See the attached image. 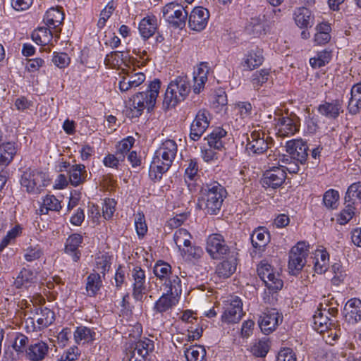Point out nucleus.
Listing matches in <instances>:
<instances>
[{
    "mask_svg": "<svg viewBox=\"0 0 361 361\" xmlns=\"http://www.w3.org/2000/svg\"><path fill=\"white\" fill-rule=\"evenodd\" d=\"M178 146L175 141L166 140L156 150L149 167V176L161 179L162 175L171 166L176 156Z\"/></svg>",
    "mask_w": 361,
    "mask_h": 361,
    "instance_id": "f257e3e1",
    "label": "nucleus"
},
{
    "mask_svg": "<svg viewBox=\"0 0 361 361\" xmlns=\"http://www.w3.org/2000/svg\"><path fill=\"white\" fill-rule=\"evenodd\" d=\"M226 189L217 182L207 185L202 190L198 199L197 205L207 214L216 215L219 213L224 198L226 197Z\"/></svg>",
    "mask_w": 361,
    "mask_h": 361,
    "instance_id": "f03ea898",
    "label": "nucleus"
},
{
    "mask_svg": "<svg viewBox=\"0 0 361 361\" xmlns=\"http://www.w3.org/2000/svg\"><path fill=\"white\" fill-rule=\"evenodd\" d=\"M163 285L166 288L159 300L155 302L154 311L163 314L171 310L178 302V298L182 293L181 280L178 276H173L166 280Z\"/></svg>",
    "mask_w": 361,
    "mask_h": 361,
    "instance_id": "7ed1b4c3",
    "label": "nucleus"
},
{
    "mask_svg": "<svg viewBox=\"0 0 361 361\" xmlns=\"http://www.w3.org/2000/svg\"><path fill=\"white\" fill-rule=\"evenodd\" d=\"M160 87V80L154 79L149 83L146 91L138 92L133 97L132 117H139L145 109L149 111L154 108Z\"/></svg>",
    "mask_w": 361,
    "mask_h": 361,
    "instance_id": "20e7f679",
    "label": "nucleus"
},
{
    "mask_svg": "<svg viewBox=\"0 0 361 361\" xmlns=\"http://www.w3.org/2000/svg\"><path fill=\"white\" fill-rule=\"evenodd\" d=\"M190 92V85L187 76L180 75L171 80L166 91L164 104L167 107L175 106L183 101Z\"/></svg>",
    "mask_w": 361,
    "mask_h": 361,
    "instance_id": "39448f33",
    "label": "nucleus"
},
{
    "mask_svg": "<svg viewBox=\"0 0 361 361\" xmlns=\"http://www.w3.org/2000/svg\"><path fill=\"white\" fill-rule=\"evenodd\" d=\"M20 184L28 193L39 194L47 184L46 174L37 169H27L21 176Z\"/></svg>",
    "mask_w": 361,
    "mask_h": 361,
    "instance_id": "423d86ee",
    "label": "nucleus"
},
{
    "mask_svg": "<svg viewBox=\"0 0 361 361\" xmlns=\"http://www.w3.org/2000/svg\"><path fill=\"white\" fill-rule=\"evenodd\" d=\"M273 140L261 131H253L247 137L245 149L249 155H260L271 147Z\"/></svg>",
    "mask_w": 361,
    "mask_h": 361,
    "instance_id": "0eeeda50",
    "label": "nucleus"
},
{
    "mask_svg": "<svg viewBox=\"0 0 361 361\" xmlns=\"http://www.w3.org/2000/svg\"><path fill=\"white\" fill-rule=\"evenodd\" d=\"M309 245L299 242L293 247L289 254L288 269L291 274L298 275L303 268L308 255Z\"/></svg>",
    "mask_w": 361,
    "mask_h": 361,
    "instance_id": "6e6552de",
    "label": "nucleus"
},
{
    "mask_svg": "<svg viewBox=\"0 0 361 361\" xmlns=\"http://www.w3.org/2000/svg\"><path fill=\"white\" fill-rule=\"evenodd\" d=\"M227 133L221 128L214 129L205 139L207 140L209 148L202 149V157L209 162L217 159V154L214 149L221 150L224 148L221 139L226 135Z\"/></svg>",
    "mask_w": 361,
    "mask_h": 361,
    "instance_id": "1a4fd4ad",
    "label": "nucleus"
},
{
    "mask_svg": "<svg viewBox=\"0 0 361 361\" xmlns=\"http://www.w3.org/2000/svg\"><path fill=\"white\" fill-rule=\"evenodd\" d=\"M163 17L173 27L182 29L185 25L188 12L183 6L171 2L163 8Z\"/></svg>",
    "mask_w": 361,
    "mask_h": 361,
    "instance_id": "9d476101",
    "label": "nucleus"
},
{
    "mask_svg": "<svg viewBox=\"0 0 361 361\" xmlns=\"http://www.w3.org/2000/svg\"><path fill=\"white\" fill-rule=\"evenodd\" d=\"M233 249L228 246L221 234H211L207 239V252L214 259H221L231 254Z\"/></svg>",
    "mask_w": 361,
    "mask_h": 361,
    "instance_id": "9b49d317",
    "label": "nucleus"
},
{
    "mask_svg": "<svg viewBox=\"0 0 361 361\" xmlns=\"http://www.w3.org/2000/svg\"><path fill=\"white\" fill-rule=\"evenodd\" d=\"M257 274L266 287L272 292H276L283 287V281L279 274L274 271L273 267L269 264H261L257 268Z\"/></svg>",
    "mask_w": 361,
    "mask_h": 361,
    "instance_id": "f8f14e48",
    "label": "nucleus"
},
{
    "mask_svg": "<svg viewBox=\"0 0 361 361\" xmlns=\"http://www.w3.org/2000/svg\"><path fill=\"white\" fill-rule=\"evenodd\" d=\"M243 315V302L240 298L234 296L227 301L221 316V321L227 324L237 323L241 319Z\"/></svg>",
    "mask_w": 361,
    "mask_h": 361,
    "instance_id": "ddd939ff",
    "label": "nucleus"
},
{
    "mask_svg": "<svg viewBox=\"0 0 361 361\" xmlns=\"http://www.w3.org/2000/svg\"><path fill=\"white\" fill-rule=\"evenodd\" d=\"M286 178V170L282 167H273L267 170L261 179L264 188L276 189L281 187Z\"/></svg>",
    "mask_w": 361,
    "mask_h": 361,
    "instance_id": "4468645a",
    "label": "nucleus"
},
{
    "mask_svg": "<svg viewBox=\"0 0 361 361\" xmlns=\"http://www.w3.org/2000/svg\"><path fill=\"white\" fill-rule=\"evenodd\" d=\"M209 112L206 109L200 110L190 126V137L198 140L209 125Z\"/></svg>",
    "mask_w": 361,
    "mask_h": 361,
    "instance_id": "2eb2a0df",
    "label": "nucleus"
},
{
    "mask_svg": "<svg viewBox=\"0 0 361 361\" xmlns=\"http://www.w3.org/2000/svg\"><path fill=\"white\" fill-rule=\"evenodd\" d=\"M154 349L153 341L147 338L140 339L135 343L128 361H149V354L153 352Z\"/></svg>",
    "mask_w": 361,
    "mask_h": 361,
    "instance_id": "dca6fc26",
    "label": "nucleus"
},
{
    "mask_svg": "<svg viewBox=\"0 0 361 361\" xmlns=\"http://www.w3.org/2000/svg\"><path fill=\"white\" fill-rule=\"evenodd\" d=\"M286 152L290 155V158L300 164L305 163L308 156V146L307 142L302 139L291 140L286 142Z\"/></svg>",
    "mask_w": 361,
    "mask_h": 361,
    "instance_id": "f3484780",
    "label": "nucleus"
},
{
    "mask_svg": "<svg viewBox=\"0 0 361 361\" xmlns=\"http://www.w3.org/2000/svg\"><path fill=\"white\" fill-rule=\"evenodd\" d=\"M282 321V317L276 309L267 310L260 316L258 321L259 326L264 334H269Z\"/></svg>",
    "mask_w": 361,
    "mask_h": 361,
    "instance_id": "a211bd4d",
    "label": "nucleus"
},
{
    "mask_svg": "<svg viewBox=\"0 0 361 361\" xmlns=\"http://www.w3.org/2000/svg\"><path fill=\"white\" fill-rule=\"evenodd\" d=\"M299 118L293 114L290 116H282L279 118L277 123L278 133L280 137L294 135L299 130Z\"/></svg>",
    "mask_w": 361,
    "mask_h": 361,
    "instance_id": "6ab92c4d",
    "label": "nucleus"
},
{
    "mask_svg": "<svg viewBox=\"0 0 361 361\" xmlns=\"http://www.w3.org/2000/svg\"><path fill=\"white\" fill-rule=\"evenodd\" d=\"M209 18V12L207 9L201 6L195 7L189 16V27L193 30L201 31L207 25Z\"/></svg>",
    "mask_w": 361,
    "mask_h": 361,
    "instance_id": "aec40b11",
    "label": "nucleus"
},
{
    "mask_svg": "<svg viewBox=\"0 0 361 361\" xmlns=\"http://www.w3.org/2000/svg\"><path fill=\"white\" fill-rule=\"evenodd\" d=\"M238 253L233 249L231 254L226 256V259L219 263L216 268V274L220 277L227 279L236 270Z\"/></svg>",
    "mask_w": 361,
    "mask_h": 361,
    "instance_id": "412c9836",
    "label": "nucleus"
},
{
    "mask_svg": "<svg viewBox=\"0 0 361 361\" xmlns=\"http://www.w3.org/2000/svg\"><path fill=\"white\" fill-rule=\"evenodd\" d=\"M36 314L39 315L37 319V326L35 324L33 318L30 317L26 320L27 324H31L32 331H40L47 328L55 320L54 312L47 307L37 309Z\"/></svg>",
    "mask_w": 361,
    "mask_h": 361,
    "instance_id": "4be33fe9",
    "label": "nucleus"
},
{
    "mask_svg": "<svg viewBox=\"0 0 361 361\" xmlns=\"http://www.w3.org/2000/svg\"><path fill=\"white\" fill-rule=\"evenodd\" d=\"M320 114L329 119H336L343 112V102L336 99L329 102H324L318 106Z\"/></svg>",
    "mask_w": 361,
    "mask_h": 361,
    "instance_id": "5701e85b",
    "label": "nucleus"
},
{
    "mask_svg": "<svg viewBox=\"0 0 361 361\" xmlns=\"http://www.w3.org/2000/svg\"><path fill=\"white\" fill-rule=\"evenodd\" d=\"M132 276L134 280L133 297L137 301H142L146 290L145 271L136 267L132 271Z\"/></svg>",
    "mask_w": 361,
    "mask_h": 361,
    "instance_id": "b1692460",
    "label": "nucleus"
},
{
    "mask_svg": "<svg viewBox=\"0 0 361 361\" xmlns=\"http://www.w3.org/2000/svg\"><path fill=\"white\" fill-rule=\"evenodd\" d=\"M343 314L345 320L350 324L361 320V300L357 298L349 300L344 306Z\"/></svg>",
    "mask_w": 361,
    "mask_h": 361,
    "instance_id": "393cba45",
    "label": "nucleus"
},
{
    "mask_svg": "<svg viewBox=\"0 0 361 361\" xmlns=\"http://www.w3.org/2000/svg\"><path fill=\"white\" fill-rule=\"evenodd\" d=\"M64 19L63 13L56 8H49L44 16V23L49 27L54 30L55 37H59L61 28H58L63 23Z\"/></svg>",
    "mask_w": 361,
    "mask_h": 361,
    "instance_id": "a878e982",
    "label": "nucleus"
},
{
    "mask_svg": "<svg viewBox=\"0 0 361 361\" xmlns=\"http://www.w3.org/2000/svg\"><path fill=\"white\" fill-rule=\"evenodd\" d=\"M145 80V75L143 73H134L133 71L126 73L119 82V90L121 92H126L131 88L138 87Z\"/></svg>",
    "mask_w": 361,
    "mask_h": 361,
    "instance_id": "bb28decb",
    "label": "nucleus"
},
{
    "mask_svg": "<svg viewBox=\"0 0 361 361\" xmlns=\"http://www.w3.org/2000/svg\"><path fill=\"white\" fill-rule=\"evenodd\" d=\"M82 243V237L81 235L74 233L70 235L66 240L65 252L66 253L71 255L74 262H77L80 258V252L78 250V247Z\"/></svg>",
    "mask_w": 361,
    "mask_h": 361,
    "instance_id": "cd10ccee",
    "label": "nucleus"
},
{
    "mask_svg": "<svg viewBox=\"0 0 361 361\" xmlns=\"http://www.w3.org/2000/svg\"><path fill=\"white\" fill-rule=\"evenodd\" d=\"M157 19L155 16H147L139 23V31L144 39H149L157 29Z\"/></svg>",
    "mask_w": 361,
    "mask_h": 361,
    "instance_id": "c85d7f7f",
    "label": "nucleus"
},
{
    "mask_svg": "<svg viewBox=\"0 0 361 361\" xmlns=\"http://www.w3.org/2000/svg\"><path fill=\"white\" fill-rule=\"evenodd\" d=\"M69 182L73 186H78L87 180V172L83 164L72 165L68 170Z\"/></svg>",
    "mask_w": 361,
    "mask_h": 361,
    "instance_id": "c756f323",
    "label": "nucleus"
},
{
    "mask_svg": "<svg viewBox=\"0 0 361 361\" xmlns=\"http://www.w3.org/2000/svg\"><path fill=\"white\" fill-rule=\"evenodd\" d=\"M350 95L348 110L350 114L355 115L361 109V82L352 87Z\"/></svg>",
    "mask_w": 361,
    "mask_h": 361,
    "instance_id": "7c9ffc66",
    "label": "nucleus"
},
{
    "mask_svg": "<svg viewBox=\"0 0 361 361\" xmlns=\"http://www.w3.org/2000/svg\"><path fill=\"white\" fill-rule=\"evenodd\" d=\"M49 347L44 342H37L29 346L26 353L27 358L31 361H41L47 354Z\"/></svg>",
    "mask_w": 361,
    "mask_h": 361,
    "instance_id": "2f4dec72",
    "label": "nucleus"
},
{
    "mask_svg": "<svg viewBox=\"0 0 361 361\" xmlns=\"http://www.w3.org/2000/svg\"><path fill=\"white\" fill-rule=\"evenodd\" d=\"M269 241V233L262 227L255 229L251 235L252 245L258 250H262Z\"/></svg>",
    "mask_w": 361,
    "mask_h": 361,
    "instance_id": "473e14b6",
    "label": "nucleus"
},
{
    "mask_svg": "<svg viewBox=\"0 0 361 361\" xmlns=\"http://www.w3.org/2000/svg\"><path fill=\"white\" fill-rule=\"evenodd\" d=\"M295 21L300 28L312 27L313 25L314 17L311 11L305 8H299L295 12Z\"/></svg>",
    "mask_w": 361,
    "mask_h": 361,
    "instance_id": "72a5a7b5",
    "label": "nucleus"
},
{
    "mask_svg": "<svg viewBox=\"0 0 361 361\" xmlns=\"http://www.w3.org/2000/svg\"><path fill=\"white\" fill-rule=\"evenodd\" d=\"M314 328L320 334L327 331L333 324L331 319L322 310H319L314 315Z\"/></svg>",
    "mask_w": 361,
    "mask_h": 361,
    "instance_id": "f704fd0d",
    "label": "nucleus"
},
{
    "mask_svg": "<svg viewBox=\"0 0 361 361\" xmlns=\"http://www.w3.org/2000/svg\"><path fill=\"white\" fill-rule=\"evenodd\" d=\"M36 280V274L30 269L23 268L16 278L14 284L17 288L28 287Z\"/></svg>",
    "mask_w": 361,
    "mask_h": 361,
    "instance_id": "c9c22d12",
    "label": "nucleus"
},
{
    "mask_svg": "<svg viewBox=\"0 0 361 361\" xmlns=\"http://www.w3.org/2000/svg\"><path fill=\"white\" fill-rule=\"evenodd\" d=\"M61 209L60 201L54 195H47L39 207L40 214H47L49 211L59 212Z\"/></svg>",
    "mask_w": 361,
    "mask_h": 361,
    "instance_id": "e433bc0d",
    "label": "nucleus"
},
{
    "mask_svg": "<svg viewBox=\"0 0 361 361\" xmlns=\"http://www.w3.org/2000/svg\"><path fill=\"white\" fill-rule=\"evenodd\" d=\"M153 272L159 279L164 281V283L170 278L178 276L177 275L172 274L171 267L169 264L161 260L156 262Z\"/></svg>",
    "mask_w": 361,
    "mask_h": 361,
    "instance_id": "4c0bfd02",
    "label": "nucleus"
},
{
    "mask_svg": "<svg viewBox=\"0 0 361 361\" xmlns=\"http://www.w3.org/2000/svg\"><path fill=\"white\" fill-rule=\"evenodd\" d=\"M16 154L15 143L6 142L0 145V163L8 165Z\"/></svg>",
    "mask_w": 361,
    "mask_h": 361,
    "instance_id": "58836bf2",
    "label": "nucleus"
},
{
    "mask_svg": "<svg viewBox=\"0 0 361 361\" xmlns=\"http://www.w3.org/2000/svg\"><path fill=\"white\" fill-rule=\"evenodd\" d=\"M329 261V255L326 250H317L315 254L314 270L317 274L324 273Z\"/></svg>",
    "mask_w": 361,
    "mask_h": 361,
    "instance_id": "ea45409f",
    "label": "nucleus"
},
{
    "mask_svg": "<svg viewBox=\"0 0 361 361\" xmlns=\"http://www.w3.org/2000/svg\"><path fill=\"white\" fill-rule=\"evenodd\" d=\"M102 286V280L98 273H92L87 278L86 290L90 297L94 296Z\"/></svg>",
    "mask_w": 361,
    "mask_h": 361,
    "instance_id": "a19ab883",
    "label": "nucleus"
},
{
    "mask_svg": "<svg viewBox=\"0 0 361 361\" xmlns=\"http://www.w3.org/2000/svg\"><path fill=\"white\" fill-rule=\"evenodd\" d=\"M263 61L262 51L257 49L256 50H252L248 54L243 66L247 67L249 70H252L259 66Z\"/></svg>",
    "mask_w": 361,
    "mask_h": 361,
    "instance_id": "79ce46f5",
    "label": "nucleus"
},
{
    "mask_svg": "<svg viewBox=\"0 0 361 361\" xmlns=\"http://www.w3.org/2000/svg\"><path fill=\"white\" fill-rule=\"evenodd\" d=\"M191 238L192 235L190 233L184 228L176 230L173 235V240L179 250H181L182 245L189 247L191 245Z\"/></svg>",
    "mask_w": 361,
    "mask_h": 361,
    "instance_id": "37998d69",
    "label": "nucleus"
},
{
    "mask_svg": "<svg viewBox=\"0 0 361 361\" xmlns=\"http://www.w3.org/2000/svg\"><path fill=\"white\" fill-rule=\"evenodd\" d=\"M245 31L250 35L258 37L265 33L264 25L259 18H252L246 25Z\"/></svg>",
    "mask_w": 361,
    "mask_h": 361,
    "instance_id": "c03bdc74",
    "label": "nucleus"
},
{
    "mask_svg": "<svg viewBox=\"0 0 361 361\" xmlns=\"http://www.w3.org/2000/svg\"><path fill=\"white\" fill-rule=\"evenodd\" d=\"M95 333L86 326H78L74 332V339L77 343L81 341L83 343H89L94 340Z\"/></svg>",
    "mask_w": 361,
    "mask_h": 361,
    "instance_id": "a18cd8bd",
    "label": "nucleus"
},
{
    "mask_svg": "<svg viewBox=\"0 0 361 361\" xmlns=\"http://www.w3.org/2000/svg\"><path fill=\"white\" fill-rule=\"evenodd\" d=\"M206 351L200 345H195L187 349L185 355L188 361H205Z\"/></svg>",
    "mask_w": 361,
    "mask_h": 361,
    "instance_id": "49530a36",
    "label": "nucleus"
},
{
    "mask_svg": "<svg viewBox=\"0 0 361 361\" xmlns=\"http://www.w3.org/2000/svg\"><path fill=\"white\" fill-rule=\"evenodd\" d=\"M355 198L361 202V182L352 183L348 188L345 195V201H355Z\"/></svg>",
    "mask_w": 361,
    "mask_h": 361,
    "instance_id": "de8ad7c7",
    "label": "nucleus"
},
{
    "mask_svg": "<svg viewBox=\"0 0 361 361\" xmlns=\"http://www.w3.org/2000/svg\"><path fill=\"white\" fill-rule=\"evenodd\" d=\"M338 198V192L334 189H330L324 194L323 202L326 207L329 209H335L337 207Z\"/></svg>",
    "mask_w": 361,
    "mask_h": 361,
    "instance_id": "09e8293b",
    "label": "nucleus"
},
{
    "mask_svg": "<svg viewBox=\"0 0 361 361\" xmlns=\"http://www.w3.org/2000/svg\"><path fill=\"white\" fill-rule=\"evenodd\" d=\"M355 201H345V207L340 214V224H345L348 222L355 214Z\"/></svg>",
    "mask_w": 361,
    "mask_h": 361,
    "instance_id": "8fccbe9b",
    "label": "nucleus"
},
{
    "mask_svg": "<svg viewBox=\"0 0 361 361\" xmlns=\"http://www.w3.org/2000/svg\"><path fill=\"white\" fill-rule=\"evenodd\" d=\"M43 255V251L39 245L30 246L25 250L24 258L27 262H32L39 259Z\"/></svg>",
    "mask_w": 361,
    "mask_h": 361,
    "instance_id": "3c124183",
    "label": "nucleus"
},
{
    "mask_svg": "<svg viewBox=\"0 0 361 361\" xmlns=\"http://www.w3.org/2000/svg\"><path fill=\"white\" fill-rule=\"evenodd\" d=\"M21 232V228L16 226L14 228L8 231L6 235L2 239L0 243V252L2 251L10 242L15 239Z\"/></svg>",
    "mask_w": 361,
    "mask_h": 361,
    "instance_id": "603ef678",
    "label": "nucleus"
},
{
    "mask_svg": "<svg viewBox=\"0 0 361 361\" xmlns=\"http://www.w3.org/2000/svg\"><path fill=\"white\" fill-rule=\"evenodd\" d=\"M235 110L237 111L240 118H245L251 115L252 107L250 102H239L235 104Z\"/></svg>",
    "mask_w": 361,
    "mask_h": 361,
    "instance_id": "864d4df0",
    "label": "nucleus"
},
{
    "mask_svg": "<svg viewBox=\"0 0 361 361\" xmlns=\"http://www.w3.org/2000/svg\"><path fill=\"white\" fill-rule=\"evenodd\" d=\"M135 226L137 235L144 236L147 231V226L143 214L137 213L135 219Z\"/></svg>",
    "mask_w": 361,
    "mask_h": 361,
    "instance_id": "5fc2aeb1",
    "label": "nucleus"
},
{
    "mask_svg": "<svg viewBox=\"0 0 361 361\" xmlns=\"http://www.w3.org/2000/svg\"><path fill=\"white\" fill-rule=\"evenodd\" d=\"M269 71L268 70H261L256 72L252 75V84L255 87L262 86L268 80Z\"/></svg>",
    "mask_w": 361,
    "mask_h": 361,
    "instance_id": "6e6d98bb",
    "label": "nucleus"
},
{
    "mask_svg": "<svg viewBox=\"0 0 361 361\" xmlns=\"http://www.w3.org/2000/svg\"><path fill=\"white\" fill-rule=\"evenodd\" d=\"M116 204V202L113 199L105 200L102 207V212L104 219H109L113 216Z\"/></svg>",
    "mask_w": 361,
    "mask_h": 361,
    "instance_id": "4d7b16f0",
    "label": "nucleus"
},
{
    "mask_svg": "<svg viewBox=\"0 0 361 361\" xmlns=\"http://www.w3.org/2000/svg\"><path fill=\"white\" fill-rule=\"evenodd\" d=\"M269 343L267 341L260 340L252 348V353L257 357H265L269 351Z\"/></svg>",
    "mask_w": 361,
    "mask_h": 361,
    "instance_id": "13d9d810",
    "label": "nucleus"
},
{
    "mask_svg": "<svg viewBox=\"0 0 361 361\" xmlns=\"http://www.w3.org/2000/svg\"><path fill=\"white\" fill-rule=\"evenodd\" d=\"M52 62L59 68H63L69 64L70 58L66 53H54Z\"/></svg>",
    "mask_w": 361,
    "mask_h": 361,
    "instance_id": "bf43d9fd",
    "label": "nucleus"
},
{
    "mask_svg": "<svg viewBox=\"0 0 361 361\" xmlns=\"http://www.w3.org/2000/svg\"><path fill=\"white\" fill-rule=\"evenodd\" d=\"M123 54L121 51H111L106 56L104 61L106 65L116 66L123 61Z\"/></svg>",
    "mask_w": 361,
    "mask_h": 361,
    "instance_id": "052dcab7",
    "label": "nucleus"
},
{
    "mask_svg": "<svg viewBox=\"0 0 361 361\" xmlns=\"http://www.w3.org/2000/svg\"><path fill=\"white\" fill-rule=\"evenodd\" d=\"M27 342L28 338L26 336L18 334L15 338L13 348L18 353H23V349Z\"/></svg>",
    "mask_w": 361,
    "mask_h": 361,
    "instance_id": "680f3d73",
    "label": "nucleus"
},
{
    "mask_svg": "<svg viewBox=\"0 0 361 361\" xmlns=\"http://www.w3.org/2000/svg\"><path fill=\"white\" fill-rule=\"evenodd\" d=\"M188 164L185 169V175L190 180H193L198 172V165L196 159H190L187 161Z\"/></svg>",
    "mask_w": 361,
    "mask_h": 361,
    "instance_id": "e2e57ef3",
    "label": "nucleus"
},
{
    "mask_svg": "<svg viewBox=\"0 0 361 361\" xmlns=\"http://www.w3.org/2000/svg\"><path fill=\"white\" fill-rule=\"evenodd\" d=\"M33 0H11V6L18 11H25L32 4Z\"/></svg>",
    "mask_w": 361,
    "mask_h": 361,
    "instance_id": "0e129e2a",
    "label": "nucleus"
},
{
    "mask_svg": "<svg viewBox=\"0 0 361 361\" xmlns=\"http://www.w3.org/2000/svg\"><path fill=\"white\" fill-rule=\"evenodd\" d=\"M133 143L134 138L132 137H128V138L123 140L118 143L116 147V150L125 154H128L133 147Z\"/></svg>",
    "mask_w": 361,
    "mask_h": 361,
    "instance_id": "69168bd1",
    "label": "nucleus"
},
{
    "mask_svg": "<svg viewBox=\"0 0 361 361\" xmlns=\"http://www.w3.org/2000/svg\"><path fill=\"white\" fill-rule=\"evenodd\" d=\"M277 361H296L295 355L290 348L282 350L279 353Z\"/></svg>",
    "mask_w": 361,
    "mask_h": 361,
    "instance_id": "338daca9",
    "label": "nucleus"
},
{
    "mask_svg": "<svg viewBox=\"0 0 361 361\" xmlns=\"http://www.w3.org/2000/svg\"><path fill=\"white\" fill-rule=\"evenodd\" d=\"M203 75L200 77L194 76V85H193V92L195 94H199L201 90L204 88V84L207 80V76L204 73Z\"/></svg>",
    "mask_w": 361,
    "mask_h": 361,
    "instance_id": "774afa93",
    "label": "nucleus"
}]
</instances>
